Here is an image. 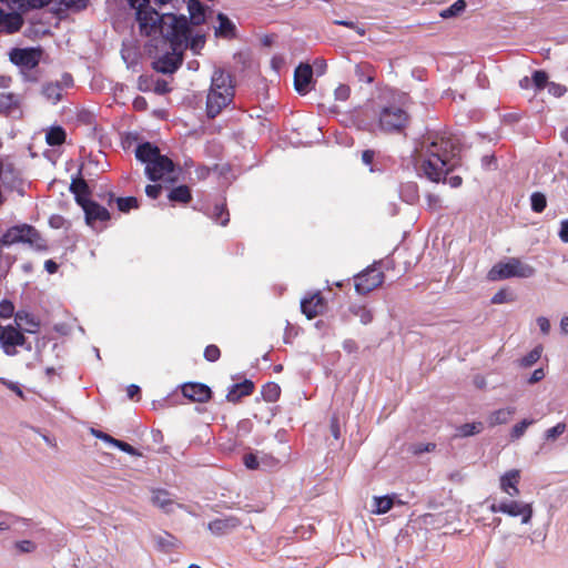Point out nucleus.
<instances>
[{"instance_id": "8", "label": "nucleus", "mask_w": 568, "mask_h": 568, "mask_svg": "<svg viewBox=\"0 0 568 568\" xmlns=\"http://www.w3.org/2000/svg\"><path fill=\"white\" fill-rule=\"evenodd\" d=\"M384 273L375 266L367 267L364 272L355 277V291L359 295H366L373 290L382 285Z\"/></svg>"}, {"instance_id": "11", "label": "nucleus", "mask_w": 568, "mask_h": 568, "mask_svg": "<svg viewBox=\"0 0 568 568\" xmlns=\"http://www.w3.org/2000/svg\"><path fill=\"white\" fill-rule=\"evenodd\" d=\"M184 37L181 39L180 42L172 41L169 37H163L165 40H168L174 51L190 48L194 52H199L205 44V36L204 34H192V30L190 28V23L187 22V27L185 31L183 32Z\"/></svg>"}, {"instance_id": "60", "label": "nucleus", "mask_w": 568, "mask_h": 568, "mask_svg": "<svg viewBox=\"0 0 568 568\" xmlns=\"http://www.w3.org/2000/svg\"><path fill=\"white\" fill-rule=\"evenodd\" d=\"M243 463L248 469H256L258 467V460L254 454L244 455Z\"/></svg>"}, {"instance_id": "45", "label": "nucleus", "mask_w": 568, "mask_h": 568, "mask_svg": "<svg viewBox=\"0 0 568 568\" xmlns=\"http://www.w3.org/2000/svg\"><path fill=\"white\" fill-rule=\"evenodd\" d=\"M60 4L67 10L80 11L88 7L89 0H60Z\"/></svg>"}, {"instance_id": "21", "label": "nucleus", "mask_w": 568, "mask_h": 568, "mask_svg": "<svg viewBox=\"0 0 568 568\" xmlns=\"http://www.w3.org/2000/svg\"><path fill=\"white\" fill-rule=\"evenodd\" d=\"M23 24V18L18 12H8L6 13L2 9H0V31H6L7 33H14L20 30Z\"/></svg>"}, {"instance_id": "54", "label": "nucleus", "mask_w": 568, "mask_h": 568, "mask_svg": "<svg viewBox=\"0 0 568 568\" xmlns=\"http://www.w3.org/2000/svg\"><path fill=\"white\" fill-rule=\"evenodd\" d=\"M112 446L119 448L121 452L126 453L131 456L139 455L136 449L133 446H131L130 444H128L125 442L119 440L116 438L114 439V442H112Z\"/></svg>"}, {"instance_id": "18", "label": "nucleus", "mask_w": 568, "mask_h": 568, "mask_svg": "<svg viewBox=\"0 0 568 568\" xmlns=\"http://www.w3.org/2000/svg\"><path fill=\"white\" fill-rule=\"evenodd\" d=\"M69 190L74 195V200L80 206L90 201L91 190L88 182L81 176V169L78 175L72 178Z\"/></svg>"}, {"instance_id": "47", "label": "nucleus", "mask_w": 568, "mask_h": 568, "mask_svg": "<svg viewBox=\"0 0 568 568\" xmlns=\"http://www.w3.org/2000/svg\"><path fill=\"white\" fill-rule=\"evenodd\" d=\"M517 300V293L510 287H499V304L513 303Z\"/></svg>"}, {"instance_id": "58", "label": "nucleus", "mask_w": 568, "mask_h": 568, "mask_svg": "<svg viewBox=\"0 0 568 568\" xmlns=\"http://www.w3.org/2000/svg\"><path fill=\"white\" fill-rule=\"evenodd\" d=\"M0 382L10 390L14 392L19 397L24 398L23 390L21 389L18 383L8 381L6 378H0Z\"/></svg>"}, {"instance_id": "10", "label": "nucleus", "mask_w": 568, "mask_h": 568, "mask_svg": "<svg viewBox=\"0 0 568 568\" xmlns=\"http://www.w3.org/2000/svg\"><path fill=\"white\" fill-rule=\"evenodd\" d=\"M175 169L173 161L163 154L145 165V174L149 180L156 182L164 178V175L172 173Z\"/></svg>"}, {"instance_id": "23", "label": "nucleus", "mask_w": 568, "mask_h": 568, "mask_svg": "<svg viewBox=\"0 0 568 568\" xmlns=\"http://www.w3.org/2000/svg\"><path fill=\"white\" fill-rule=\"evenodd\" d=\"M219 26L215 28V36L224 39H232L236 36V27L233 21L224 13H217Z\"/></svg>"}, {"instance_id": "25", "label": "nucleus", "mask_w": 568, "mask_h": 568, "mask_svg": "<svg viewBox=\"0 0 568 568\" xmlns=\"http://www.w3.org/2000/svg\"><path fill=\"white\" fill-rule=\"evenodd\" d=\"M14 321L17 325L27 333H37L39 329V322L34 316L28 312L19 311L16 313Z\"/></svg>"}, {"instance_id": "35", "label": "nucleus", "mask_w": 568, "mask_h": 568, "mask_svg": "<svg viewBox=\"0 0 568 568\" xmlns=\"http://www.w3.org/2000/svg\"><path fill=\"white\" fill-rule=\"evenodd\" d=\"M541 353H542V347L540 345L536 346L535 348H532L529 353H527L525 356H523L519 359V366L523 368L531 367L534 364H536L540 359Z\"/></svg>"}, {"instance_id": "27", "label": "nucleus", "mask_w": 568, "mask_h": 568, "mask_svg": "<svg viewBox=\"0 0 568 568\" xmlns=\"http://www.w3.org/2000/svg\"><path fill=\"white\" fill-rule=\"evenodd\" d=\"M169 201L173 203L187 204L192 200V193L187 185L173 187L168 194Z\"/></svg>"}, {"instance_id": "1", "label": "nucleus", "mask_w": 568, "mask_h": 568, "mask_svg": "<svg viewBox=\"0 0 568 568\" xmlns=\"http://www.w3.org/2000/svg\"><path fill=\"white\" fill-rule=\"evenodd\" d=\"M458 143L447 132H429L420 142V176L430 182L448 183L452 187H459L463 179L459 175L448 176L459 164Z\"/></svg>"}, {"instance_id": "30", "label": "nucleus", "mask_w": 568, "mask_h": 568, "mask_svg": "<svg viewBox=\"0 0 568 568\" xmlns=\"http://www.w3.org/2000/svg\"><path fill=\"white\" fill-rule=\"evenodd\" d=\"M42 94L53 104L58 103L62 97V85L60 82H48L42 87Z\"/></svg>"}, {"instance_id": "55", "label": "nucleus", "mask_w": 568, "mask_h": 568, "mask_svg": "<svg viewBox=\"0 0 568 568\" xmlns=\"http://www.w3.org/2000/svg\"><path fill=\"white\" fill-rule=\"evenodd\" d=\"M351 89L346 84H339L335 91L334 95L337 101H346L349 98Z\"/></svg>"}, {"instance_id": "44", "label": "nucleus", "mask_w": 568, "mask_h": 568, "mask_svg": "<svg viewBox=\"0 0 568 568\" xmlns=\"http://www.w3.org/2000/svg\"><path fill=\"white\" fill-rule=\"evenodd\" d=\"M531 82L537 90H542L548 83V74L544 70H536L532 73Z\"/></svg>"}, {"instance_id": "37", "label": "nucleus", "mask_w": 568, "mask_h": 568, "mask_svg": "<svg viewBox=\"0 0 568 568\" xmlns=\"http://www.w3.org/2000/svg\"><path fill=\"white\" fill-rule=\"evenodd\" d=\"M483 428L481 423H467L456 428V435L459 437H468L480 433Z\"/></svg>"}, {"instance_id": "62", "label": "nucleus", "mask_w": 568, "mask_h": 568, "mask_svg": "<svg viewBox=\"0 0 568 568\" xmlns=\"http://www.w3.org/2000/svg\"><path fill=\"white\" fill-rule=\"evenodd\" d=\"M536 322H537V325H538L540 332L544 335L549 334V332H550V322H549V320L547 317L539 316V317H537Z\"/></svg>"}, {"instance_id": "48", "label": "nucleus", "mask_w": 568, "mask_h": 568, "mask_svg": "<svg viewBox=\"0 0 568 568\" xmlns=\"http://www.w3.org/2000/svg\"><path fill=\"white\" fill-rule=\"evenodd\" d=\"M333 23L336 24V26H343V27L353 29L361 37L365 36V33H366L365 28L363 26L354 22V21H349V20H334Z\"/></svg>"}, {"instance_id": "13", "label": "nucleus", "mask_w": 568, "mask_h": 568, "mask_svg": "<svg viewBox=\"0 0 568 568\" xmlns=\"http://www.w3.org/2000/svg\"><path fill=\"white\" fill-rule=\"evenodd\" d=\"M182 394L192 402L206 403L212 396V390L206 384L189 382L182 385Z\"/></svg>"}, {"instance_id": "53", "label": "nucleus", "mask_w": 568, "mask_h": 568, "mask_svg": "<svg viewBox=\"0 0 568 568\" xmlns=\"http://www.w3.org/2000/svg\"><path fill=\"white\" fill-rule=\"evenodd\" d=\"M14 312V306L12 302L9 300H3L0 302V317L1 318H9L12 316Z\"/></svg>"}, {"instance_id": "9", "label": "nucleus", "mask_w": 568, "mask_h": 568, "mask_svg": "<svg viewBox=\"0 0 568 568\" xmlns=\"http://www.w3.org/2000/svg\"><path fill=\"white\" fill-rule=\"evenodd\" d=\"M41 58V50L36 48H14L9 53L10 61L22 69H34Z\"/></svg>"}, {"instance_id": "40", "label": "nucleus", "mask_w": 568, "mask_h": 568, "mask_svg": "<svg viewBox=\"0 0 568 568\" xmlns=\"http://www.w3.org/2000/svg\"><path fill=\"white\" fill-rule=\"evenodd\" d=\"M18 105V98L12 93L0 92V112H9Z\"/></svg>"}, {"instance_id": "29", "label": "nucleus", "mask_w": 568, "mask_h": 568, "mask_svg": "<svg viewBox=\"0 0 568 568\" xmlns=\"http://www.w3.org/2000/svg\"><path fill=\"white\" fill-rule=\"evenodd\" d=\"M535 423L536 420L534 418H524L523 420L518 422L511 427L508 440L510 443L519 440L525 435L528 427Z\"/></svg>"}, {"instance_id": "28", "label": "nucleus", "mask_w": 568, "mask_h": 568, "mask_svg": "<svg viewBox=\"0 0 568 568\" xmlns=\"http://www.w3.org/2000/svg\"><path fill=\"white\" fill-rule=\"evenodd\" d=\"M394 505V496L385 495V496H375L373 499V510L372 513L376 515H384L388 513Z\"/></svg>"}, {"instance_id": "34", "label": "nucleus", "mask_w": 568, "mask_h": 568, "mask_svg": "<svg viewBox=\"0 0 568 568\" xmlns=\"http://www.w3.org/2000/svg\"><path fill=\"white\" fill-rule=\"evenodd\" d=\"M261 394L264 400L273 403L278 399L281 387L276 383L270 382L262 387Z\"/></svg>"}, {"instance_id": "39", "label": "nucleus", "mask_w": 568, "mask_h": 568, "mask_svg": "<svg viewBox=\"0 0 568 568\" xmlns=\"http://www.w3.org/2000/svg\"><path fill=\"white\" fill-rule=\"evenodd\" d=\"M116 205L120 212L128 213L132 209L139 207V200L135 196L118 197Z\"/></svg>"}, {"instance_id": "14", "label": "nucleus", "mask_w": 568, "mask_h": 568, "mask_svg": "<svg viewBox=\"0 0 568 568\" xmlns=\"http://www.w3.org/2000/svg\"><path fill=\"white\" fill-rule=\"evenodd\" d=\"M182 64V57L173 50L172 53L166 52L153 61L152 65L156 72L163 74L174 73Z\"/></svg>"}, {"instance_id": "38", "label": "nucleus", "mask_w": 568, "mask_h": 568, "mask_svg": "<svg viewBox=\"0 0 568 568\" xmlns=\"http://www.w3.org/2000/svg\"><path fill=\"white\" fill-rule=\"evenodd\" d=\"M400 196L407 203H414L418 199L417 185L407 183L400 186Z\"/></svg>"}, {"instance_id": "50", "label": "nucleus", "mask_w": 568, "mask_h": 568, "mask_svg": "<svg viewBox=\"0 0 568 568\" xmlns=\"http://www.w3.org/2000/svg\"><path fill=\"white\" fill-rule=\"evenodd\" d=\"M14 546L21 554H31L37 549L36 542L29 539L17 541Z\"/></svg>"}, {"instance_id": "26", "label": "nucleus", "mask_w": 568, "mask_h": 568, "mask_svg": "<svg viewBox=\"0 0 568 568\" xmlns=\"http://www.w3.org/2000/svg\"><path fill=\"white\" fill-rule=\"evenodd\" d=\"M206 7L200 0H189L187 11L190 13V21L194 26H200L205 22Z\"/></svg>"}, {"instance_id": "57", "label": "nucleus", "mask_w": 568, "mask_h": 568, "mask_svg": "<svg viewBox=\"0 0 568 568\" xmlns=\"http://www.w3.org/2000/svg\"><path fill=\"white\" fill-rule=\"evenodd\" d=\"M2 3L8 6L12 10H27L28 0H1Z\"/></svg>"}, {"instance_id": "51", "label": "nucleus", "mask_w": 568, "mask_h": 568, "mask_svg": "<svg viewBox=\"0 0 568 568\" xmlns=\"http://www.w3.org/2000/svg\"><path fill=\"white\" fill-rule=\"evenodd\" d=\"M221 356L220 348L216 345H207L204 349V358L207 362L214 363L216 362Z\"/></svg>"}, {"instance_id": "31", "label": "nucleus", "mask_w": 568, "mask_h": 568, "mask_svg": "<svg viewBox=\"0 0 568 568\" xmlns=\"http://www.w3.org/2000/svg\"><path fill=\"white\" fill-rule=\"evenodd\" d=\"M348 312L352 315L358 317L359 322L363 325L372 323L374 317L372 311L367 306L361 304H351L348 307Z\"/></svg>"}, {"instance_id": "2", "label": "nucleus", "mask_w": 568, "mask_h": 568, "mask_svg": "<svg viewBox=\"0 0 568 568\" xmlns=\"http://www.w3.org/2000/svg\"><path fill=\"white\" fill-rule=\"evenodd\" d=\"M131 8L135 9L140 31L146 37L159 33L161 37H169L174 42H180L184 37L183 32L187 27L185 16L173 13L160 14L150 6L149 0H129Z\"/></svg>"}, {"instance_id": "16", "label": "nucleus", "mask_w": 568, "mask_h": 568, "mask_svg": "<svg viewBox=\"0 0 568 568\" xmlns=\"http://www.w3.org/2000/svg\"><path fill=\"white\" fill-rule=\"evenodd\" d=\"M81 209L84 212L85 222L88 225L92 226L98 221L105 222L110 220L109 211L95 201L90 200L89 202H85Z\"/></svg>"}, {"instance_id": "49", "label": "nucleus", "mask_w": 568, "mask_h": 568, "mask_svg": "<svg viewBox=\"0 0 568 568\" xmlns=\"http://www.w3.org/2000/svg\"><path fill=\"white\" fill-rule=\"evenodd\" d=\"M8 517L11 519V523L0 521V531L10 529L12 524L21 523L24 526H30L31 523V520L28 518L18 517L11 514L8 515Z\"/></svg>"}, {"instance_id": "19", "label": "nucleus", "mask_w": 568, "mask_h": 568, "mask_svg": "<svg viewBox=\"0 0 568 568\" xmlns=\"http://www.w3.org/2000/svg\"><path fill=\"white\" fill-rule=\"evenodd\" d=\"M520 470L510 469L499 477V488L510 497L519 495Z\"/></svg>"}, {"instance_id": "64", "label": "nucleus", "mask_w": 568, "mask_h": 568, "mask_svg": "<svg viewBox=\"0 0 568 568\" xmlns=\"http://www.w3.org/2000/svg\"><path fill=\"white\" fill-rule=\"evenodd\" d=\"M558 236L564 243H568V219L561 221Z\"/></svg>"}, {"instance_id": "15", "label": "nucleus", "mask_w": 568, "mask_h": 568, "mask_svg": "<svg viewBox=\"0 0 568 568\" xmlns=\"http://www.w3.org/2000/svg\"><path fill=\"white\" fill-rule=\"evenodd\" d=\"M313 80V68L307 63H300L294 71V88L304 95L310 91Z\"/></svg>"}, {"instance_id": "33", "label": "nucleus", "mask_w": 568, "mask_h": 568, "mask_svg": "<svg viewBox=\"0 0 568 568\" xmlns=\"http://www.w3.org/2000/svg\"><path fill=\"white\" fill-rule=\"evenodd\" d=\"M45 141L51 146H59L65 141V131L61 126H52L45 134Z\"/></svg>"}, {"instance_id": "32", "label": "nucleus", "mask_w": 568, "mask_h": 568, "mask_svg": "<svg viewBox=\"0 0 568 568\" xmlns=\"http://www.w3.org/2000/svg\"><path fill=\"white\" fill-rule=\"evenodd\" d=\"M209 216L217 224L225 226L230 222V214L225 203L215 204Z\"/></svg>"}, {"instance_id": "5", "label": "nucleus", "mask_w": 568, "mask_h": 568, "mask_svg": "<svg viewBox=\"0 0 568 568\" xmlns=\"http://www.w3.org/2000/svg\"><path fill=\"white\" fill-rule=\"evenodd\" d=\"M536 273V270L523 262L518 257H506L503 261H499V280L507 278H529L532 277Z\"/></svg>"}, {"instance_id": "20", "label": "nucleus", "mask_w": 568, "mask_h": 568, "mask_svg": "<svg viewBox=\"0 0 568 568\" xmlns=\"http://www.w3.org/2000/svg\"><path fill=\"white\" fill-rule=\"evenodd\" d=\"M324 307V298L320 292H316L311 297H304L301 301V311L308 318L316 317Z\"/></svg>"}, {"instance_id": "42", "label": "nucleus", "mask_w": 568, "mask_h": 568, "mask_svg": "<svg viewBox=\"0 0 568 568\" xmlns=\"http://www.w3.org/2000/svg\"><path fill=\"white\" fill-rule=\"evenodd\" d=\"M567 429L566 423L561 422L555 425L551 428H548L545 434V440L547 442H555L559 436H561Z\"/></svg>"}, {"instance_id": "7", "label": "nucleus", "mask_w": 568, "mask_h": 568, "mask_svg": "<svg viewBox=\"0 0 568 568\" xmlns=\"http://www.w3.org/2000/svg\"><path fill=\"white\" fill-rule=\"evenodd\" d=\"M499 513L509 517H519L523 525H528L534 516L532 503L506 499L499 503Z\"/></svg>"}, {"instance_id": "43", "label": "nucleus", "mask_w": 568, "mask_h": 568, "mask_svg": "<svg viewBox=\"0 0 568 568\" xmlns=\"http://www.w3.org/2000/svg\"><path fill=\"white\" fill-rule=\"evenodd\" d=\"M355 74L362 82L372 83L374 81V77L371 73V65L368 63L357 64L355 67Z\"/></svg>"}, {"instance_id": "24", "label": "nucleus", "mask_w": 568, "mask_h": 568, "mask_svg": "<svg viewBox=\"0 0 568 568\" xmlns=\"http://www.w3.org/2000/svg\"><path fill=\"white\" fill-rule=\"evenodd\" d=\"M160 154V149L151 142L140 143L135 149V158L145 165L151 163V161L156 159Z\"/></svg>"}, {"instance_id": "6", "label": "nucleus", "mask_w": 568, "mask_h": 568, "mask_svg": "<svg viewBox=\"0 0 568 568\" xmlns=\"http://www.w3.org/2000/svg\"><path fill=\"white\" fill-rule=\"evenodd\" d=\"M26 342L23 334L12 325H0V343L6 355L14 356L17 354V346H24L26 349L30 351L31 345H26Z\"/></svg>"}, {"instance_id": "22", "label": "nucleus", "mask_w": 568, "mask_h": 568, "mask_svg": "<svg viewBox=\"0 0 568 568\" xmlns=\"http://www.w3.org/2000/svg\"><path fill=\"white\" fill-rule=\"evenodd\" d=\"M254 390V384L250 379L230 386L226 399L231 403L239 402L242 397L248 396Z\"/></svg>"}, {"instance_id": "52", "label": "nucleus", "mask_w": 568, "mask_h": 568, "mask_svg": "<svg viewBox=\"0 0 568 568\" xmlns=\"http://www.w3.org/2000/svg\"><path fill=\"white\" fill-rule=\"evenodd\" d=\"M436 445L433 444V443H426V444H423V443H418V444H413L410 446V452L414 454V455H420L423 453H429V452H433L435 449Z\"/></svg>"}, {"instance_id": "61", "label": "nucleus", "mask_w": 568, "mask_h": 568, "mask_svg": "<svg viewBox=\"0 0 568 568\" xmlns=\"http://www.w3.org/2000/svg\"><path fill=\"white\" fill-rule=\"evenodd\" d=\"M162 191V185L160 184H149L145 186V194L151 199H156Z\"/></svg>"}, {"instance_id": "59", "label": "nucleus", "mask_w": 568, "mask_h": 568, "mask_svg": "<svg viewBox=\"0 0 568 568\" xmlns=\"http://www.w3.org/2000/svg\"><path fill=\"white\" fill-rule=\"evenodd\" d=\"M91 434L102 442L112 445V442H114L115 438H113L111 435L95 428H91Z\"/></svg>"}, {"instance_id": "3", "label": "nucleus", "mask_w": 568, "mask_h": 568, "mask_svg": "<svg viewBox=\"0 0 568 568\" xmlns=\"http://www.w3.org/2000/svg\"><path fill=\"white\" fill-rule=\"evenodd\" d=\"M235 83L233 75L222 68H215L211 75V85L206 94L205 112L209 119H215L223 109L233 102Z\"/></svg>"}, {"instance_id": "46", "label": "nucleus", "mask_w": 568, "mask_h": 568, "mask_svg": "<svg viewBox=\"0 0 568 568\" xmlns=\"http://www.w3.org/2000/svg\"><path fill=\"white\" fill-rule=\"evenodd\" d=\"M155 540L156 545L163 550H169L175 545V538L168 532L156 536Z\"/></svg>"}, {"instance_id": "4", "label": "nucleus", "mask_w": 568, "mask_h": 568, "mask_svg": "<svg viewBox=\"0 0 568 568\" xmlns=\"http://www.w3.org/2000/svg\"><path fill=\"white\" fill-rule=\"evenodd\" d=\"M408 95L403 93L398 103H388L378 112V128L386 133H403L410 122L407 101Z\"/></svg>"}, {"instance_id": "63", "label": "nucleus", "mask_w": 568, "mask_h": 568, "mask_svg": "<svg viewBox=\"0 0 568 568\" xmlns=\"http://www.w3.org/2000/svg\"><path fill=\"white\" fill-rule=\"evenodd\" d=\"M549 92L552 95L560 98V97H562L567 92V89H566L565 85L551 82L549 84Z\"/></svg>"}, {"instance_id": "56", "label": "nucleus", "mask_w": 568, "mask_h": 568, "mask_svg": "<svg viewBox=\"0 0 568 568\" xmlns=\"http://www.w3.org/2000/svg\"><path fill=\"white\" fill-rule=\"evenodd\" d=\"M153 82V91L156 94H165L170 91L169 83L163 79L152 80Z\"/></svg>"}, {"instance_id": "12", "label": "nucleus", "mask_w": 568, "mask_h": 568, "mask_svg": "<svg viewBox=\"0 0 568 568\" xmlns=\"http://www.w3.org/2000/svg\"><path fill=\"white\" fill-rule=\"evenodd\" d=\"M151 504L164 514H171L176 505L174 495L164 488L153 487L150 489Z\"/></svg>"}, {"instance_id": "36", "label": "nucleus", "mask_w": 568, "mask_h": 568, "mask_svg": "<svg viewBox=\"0 0 568 568\" xmlns=\"http://www.w3.org/2000/svg\"><path fill=\"white\" fill-rule=\"evenodd\" d=\"M466 9V2L465 0H457L453 4H450L448 8L440 11L439 16L443 19H450L458 17L462 12H464Z\"/></svg>"}, {"instance_id": "17", "label": "nucleus", "mask_w": 568, "mask_h": 568, "mask_svg": "<svg viewBox=\"0 0 568 568\" xmlns=\"http://www.w3.org/2000/svg\"><path fill=\"white\" fill-rule=\"evenodd\" d=\"M241 525L235 516H224L216 518L207 524V529L215 536H223Z\"/></svg>"}, {"instance_id": "41", "label": "nucleus", "mask_w": 568, "mask_h": 568, "mask_svg": "<svg viewBox=\"0 0 568 568\" xmlns=\"http://www.w3.org/2000/svg\"><path fill=\"white\" fill-rule=\"evenodd\" d=\"M530 205L534 212L541 213L547 206L545 194L540 192H534L530 196Z\"/></svg>"}]
</instances>
